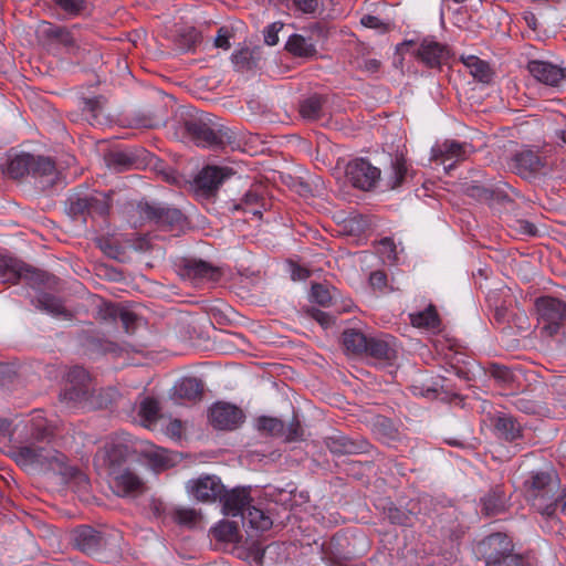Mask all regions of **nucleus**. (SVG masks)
Listing matches in <instances>:
<instances>
[{
	"mask_svg": "<svg viewBox=\"0 0 566 566\" xmlns=\"http://www.w3.org/2000/svg\"><path fill=\"white\" fill-rule=\"evenodd\" d=\"M285 49L298 57H313L316 54V42L313 40V35L305 36L303 34L290 35Z\"/></svg>",
	"mask_w": 566,
	"mask_h": 566,
	"instance_id": "a878e982",
	"label": "nucleus"
},
{
	"mask_svg": "<svg viewBox=\"0 0 566 566\" xmlns=\"http://www.w3.org/2000/svg\"><path fill=\"white\" fill-rule=\"evenodd\" d=\"M544 166V160L532 149H522L515 153L510 161V168L524 179L535 178Z\"/></svg>",
	"mask_w": 566,
	"mask_h": 566,
	"instance_id": "f8f14e48",
	"label": "nucleus"
},
{
	"mask_svg": "<svg viewBox=\"0 0 566 566\" xmlns=\"http://www.w3.org/2000/svg\"><path fill=\"white\" fill-rule=\"evenodd\" d=\"M310 276V271L301 266H294L292 270L293 280H306Z\"/></svg>",
	"mask_w": 566,
	"mask_h": 566,
	"instance_id": "0e129e2a",
	"label": "nucleus"
},
{
	"mask_svg": "<svg viewBox=\"0 0 566 566\" xmlns=\"http://www.w3.org/2000/svg\"><path fill=\"white\" fill-rule=\"evenodd\" d=\"M186 129L193 142L201 147L220 148L232 145L235 140L233 133L222 125L213 124L210 115L187 120Z\"/></svg>",
	"mask_w": 566,
	"mask_h": 566,
	"instance_id": "7ed1b4c3",
	"label": "nucleus"
},
{
	"mask_svg": "<svg viewBox=\"0 0 566 566\" xmlns=\"http://www.w3.org/2000/svg\"><path fill=\"white\" fill-rule=\"evenodd\" d=\"M231 175L232 169L230 168L207 166L199 172L195 182L198 189L206 193H211Z\"/></svg>",
	"mask_w": 566,
	"mask_h": 566,
	"instance_id": "6ab92c4d",
	"label": "nucleus"
},
{
	"mask_svg": "<svg viewBox=\"0 0 566 566\" xmlns=\"http://www.w3.org/2000/svg\"><path fill=\"white\" fill-rule=\"evenodd\" d=\"M54 171L55 165L50 158L32 155V168L30 169V175L33 177H44L52 176Z\"/></svg>",
	"mask_w": 566,
	"mask_h": 566,
	"instance_id": "a19ab883",
	"label": "nucleus"
},
{
	"mask_svg": "<svg viewBox=\"0 0 566 566\" xmlns=\"http://www.w3.org/2000/svg\"><path fill=\"white\" fill-rule=\"evenodd\" d=\"M326 98L313 95L304 99L300 105V113L303 118L308 120H317L326 115Z\"/></svg>",
	"mask_w": 566,
	"mask_h": 566,
	"instance_id": "bb28decb",
	"label": "nucleus"
},
{
	"mask_svg": "<svg viewBox=\"0 0 566 566\" xmlns=\"http://www.w3.org/2000/svg\"><path fill=\"white\" fill-rule=\"evenodd\" d=\"M535 307L545 333L549 336L557 334L566 321V302L553 296H542L536 300Z\"/></svg>",
	"mask_w": 566,
	"mask_h": 566,
	"instance_id": "39448f33",
	"label": "nucleus"
},
{
	"mask_svg": "<svg viewBox=\"0 0 566 566\" xmlns=\"http://www.w3.org/2000/svg\"><path fill=\"white\" fill-rule=\"evenodd\" d=\"M365 353L379 363H390L397 356L394 340L387 335L370 337Z\"/></svg>",
	"mask_w": 566,
	"mask_h": 566,
	"instance_id": "4be33fe9",
	"label": "nucleus"
},
{
	"mask_svg": "<svg viewBox=\"0 0 566 566\" xmlns=\"http://www.w3.org/2000/svg\"><path fill=\"white\" fill-rule=\"evenodd\" d=\"M42 33L62 44L71 53H76L80 49L73 30L45 22L42 24Z\"/></svg>",
	"mask_w": 566,
	"mask_h": 566,
	"instance_id": "393cba45",
	"label": "nucleus"
},
{
	"mask_svg": "<svg viewBox=\"0 0 566 566\" xmlns=\"http://www.w3.org/2000/svg\"><path fill=\"white\" fill-rule=\"evenodd\" d=\"M138 415L147 428H151L159 419V403L151 397L142 400Z\"/></svg>",
	"mask_w": 566,
	"mask_h": 566,
	"instance_id": "e433bc0d",
	"label": "nucleus"
},
{
	"mask_svg": "<svg viewBox=\"0 0 566 566\" xmlns=\"http://www.w3.org/2000/svg\"><path fill=\"white\" fill-rule=\"evenodd\" d=\"M180 274L182 277L191 280L195 283L203 280L214 281L219 277L218 270L201 260L187 261L181 268Z\"/></svg>",
	"mask_w": 566,
	"mask_h": 566,
	"instance_id": "b1692460",
	"label": "nucleus"
},
{
	"mask_svg": "<svg viewBox=\"0 0 566 566\" xmlns=\"http://www.w3.org/2000/svg\"><path fill=\"white\" fill-rule=\"evenodd\" d=\"M202 382L195 377L180 379L172 388V399L179 403L196 402L201 399Z\"/></svg>",
	"mask_w": 566,
	"mask_h": 566,
	"instance_id": "412c9836",
	"label": "nucleus"
},
{
	"mask_svg": "<svg viewBox=\"0 0 566 566\" xmlns=\"http://www.w3.org/2000/svg\"><path fill=\"white\" fill-rule=\"evenodd\" d=\"M167 434H169L172 438H180L181 437V422H180V420L170 421V423L167 427Z\"/></svg>",
	"mask_w": 566,
	"mask_h": 566,
	"instance_id": "680f3d73",
	"label": "nucleus"
},
{
	"mask_svg": "<svg viewBox=\"0 0 566 566\" xmlns=\"http://www.w3.org/2000/svg\"><path fill=\"white\" fill-rule=\"evenodd\" d=\"M379 65H380L379 61H377V60L373 59V60H368V61H366V62H365V66H364V67H365L367 71H369V72H377V71H378V69H379Z\"/></svg>",
	"mask_w": 566,
	"mask_h": 566,
	"instance_id": "774afa93",
	"label": "nucleus"
},
{
	"mask_svg": "<svg viewBox=\"0 0 566 566\" xmlns=\"http://www.w3.org/2000/svg\"><path fill=\"white\" fill-rule=\"evenodd\" d=\"M464 66L470 74L480 82L488 83L491 80V69L486 62L474 55L462 57Z\"/></svg>",
	"mask_w": 566,
	"mask_h": 566,
	"instance_id": "2f4dec72",
	"label": "nucleus"
},
{
	"mask_svg": "<svg viewBox=\"0 0 566 566\" xmlns=\"http://www.w3.org/2000/svg\"><path fill=\"white\" fill-rule=\"evenodd\" d=\"M169 514L176 523L188 527L195 526L200 520V514L190 507H175Z\"/></svg>",
	"mask_w": 566,
	"mask_h": 566,
	"instance_id": "ea45409f",
	"label": "nucleus"
},
{
	"mask_svg": "<svg viewBox=\"0 0 566 566\" xmlns=\"http://www.w3.org/2000/svg\"><path fill=\"white\" fill-rule=\"evenodd\" d=\"M282 22H273L264 30V42L268 45H275L279 42V32L282 30Z\"/></svg>",
	"mask_w": 566,
	"mask_h": 566,
	"instance_id": "09e8293b",
	"label": "nucleus"
},
{
	"mask_svg": "<svg viewBox=\"0 0 566 566\" xmlns=\"http://www.w3.org/2000/svg\"><path fill=\"white\" fill-rule=\"evenodd\" d=\"M256 427L259 430L265 431L271 436H281L284 432V423L273 417H260L256 421Z\"/></svg>",
	"mask_w": 566,
	"mask_h": 566,
	"instance_id": "c03bdc74",
	"label": "nucleus"
},
{
	"mask_svg": "<svg viewBox=\"0 0 566 566\" xmlns=\"http://www.w3.org/2000/svg\"><path fill=\"white\" fill-rule=\"evenodd\" d=\"M101 534L91 526H80L73 532V543L85 554H94L102 546Z\"/></svg>",
	"mask_w": 566,
	"mask_h": 566,
	"instance_id": "5701e85b",
	"label": "nucleus"
},
{
	"mask_svg": "<svg viewBox=\"0 0 566 566\" xmlns=\"http://www.w3.org/2000/svg\"><path fill=\"white\" fill-rule=\"evenodd\" d=\"M211 532L218 541L232 542L238 534V527L233 522L221 521L211 528Z\"/></svg>",
	"mask_w": 566,
	"mask_h": 566,
	"instance_id": "79ce46f5",
	"label": "nucleus"
},
{
	"mask_svg": "<svg viewBox=\"0 0 566 566\" xmlns=\"http://www.w3.org/2000/svg\"><path fill=\"white\" fill-rule=\"evenodd\" d=\"M188 493L200 502H212L221 496L224 486L214 475H205L187 483Z\"/></svg>",
	"mask_w": 566,
	"mask_h": 566,
	"instance_id": "ddd939ff",
	"label": "nucleus"
},
{
	"mask_svg": "<svg viewBox=\"0 0 566 566\" xmlns=\"http://www.w3.org/2000/svg\"><path fill=\"white\" fill-rule=\"evenodd\" d=\"M219 499L222 502L223 513L233 517L242 516L252 501L248 488L224 490Z\"/></svg>",
	"mask_w": 566,
	"mask_h": 566,
	"instance_id": "dca6fc26",
	"label": "nucleus"
},
{
	"mask_svg": "<svg viewBox=\"0 0 566 566\" xmlns=\"http://www.w3.org/2000/svg\"><path fill=\"white\" fill-rule=\"evenodd\" d=\"M53 429L43 419H33L30 439L12 451L18 465L24 469L56 470L61 473H72L66 469V457L51 443Z\"/></svg>",
	"mask_w": 566,
	"mask_h": 566,
	"instance_id": "f257e3e1",
	"label": "nucleus"
},
{
	"mask_svg": "<svg viewBox=\"0 0 566 566\" xmlns=\"http://www.w3.org/2000/svg\"><path fill=\"white\" fill-rule=\"evenodd\" d=\"M243 523L249 524L252 528L258 531L269 530L272 525V521L262 510L250 505L241 516Z\"/></svg>",
	"mask_w": 566,
	"mask_h": 566,
	"instance_id": "72a5a7b5",
	"label": "nucleus"
},
{
	"mask_svg": "<svg viewBox=\"0 0 566 566\" xmlns=\"http://www.w3.org/2000/svg\"><path fill=\"white\" fill-rule=\"evenodd\" d=\"M514 405L517 409L525 413H533L536 411V405L533 401L527 400L523 397H517L514 400Z\"/></svg>",
	"mask_w": 566,
	"mask_h": 566,
	"instance_id": "13d9d810",
	"label": "nucleus"
},
{
	"mask_svg": "<svg viewBox=\"0 0 566 566\" xmlns=\"http://www.w3.org/2000/svg\"><path fill=\"white\" fill-rule=\"evenodd\" d=\"M527 69L532 76L546 85H557L566 78L565 69L545 61H531Z\"/></svg>",
	"mask_w": 566,
	"mask_h": 566,
	"instance_id": "aec40b11",
	"label": "nucleus"
},
{
	"mask_svg": "<svg viewBox=\"0 0 566 566\" xmlns=\"http://www.w3.org/2000/svg\"><path fill=\"white\" fill-rule=\"evenodd\" d=\"M325 444L332 453L353 454L360 451V447L342 433H335L325 439Z\"/></svg>",
	"mask_w": 566,
	"mask_h": 566,
	"instance_id": "c85d7f7f",
	"label": "nucleus"
},
{
	"mask_svg": "<svg viewBox=\"0 0 566 566\" xmlns=\"http://www.w3.org/2000/svg\"><path fill=\"white\" fill-rule=\"evenodd\" d=\"M369 338L370 337H367L357 329H347L343 333V344L345 348L355 354L365 353Z\"/></svg>",
	"mask_w": 566,
	"mask_h": 566,
	"instance_id": "f704fd0d",
	"label": "nucleus"
},
{
	"mask_svg": "<svg viewBox=\"0 0 566 566\" xmlns=\"http://www.w3.org/2000/svg\"><path fill=\"white\" fill-rule=\"evenodd\" d=\"M559 479L556 474L537 472L527 482V496L532 506L542 515L553 516L557 507L562 509Z\"/></svg>",
	"mask_w": 566,
	"mask_h": 566,
	"instance_id": "f03ea898",
	"label": "nucleus"
},
{
	"mask_svg": "<svg viewBox=\"0 0 566 566\" xmlns=\"http://www.w3.org/2000/svg\"><path fill=\"white\" fill-rule=\"evenodd\" d=\"M209 420L218 430H234L244 421L243 411L228 402H217L209 411Z\"/></svg>",
	"mask_w": 566,
	"mask_h": 566,
	"instance_id": "9d476101",
	"label": "nucleus"
},
{
	"mask_svg": "<svg viewBox=\"0 0 566 566\" xmlns=\"http://www.w3.org/2000/svg\"><path fill=\"white\" fill-rule=\"evenodd\" d=\"M346 174L352 185L361 190H370L380 180V169L364 158L352 160Z\"/></svg>",
	"mask_w": 566,
	"mask_h": 566,
	"instance_id": "6e6552de",
	"label": "nucleus"
},
{
	"mask_svg": "<svg viewBox=\"0 0 566 566\" xmlns=\"http://www.w3.org/2000/svg\"><path fill=\"white\" fill-rule=\"evenodd\" d=\"M129 446L119 438H111L97 450L94 455V467L97 471L111 474L124 468L129 454Z\"/></svg>",
	"mask_w": 566,
	"mask_h": 566,
	"instance_id": "20e7f679",
	"label": "nucleus"
},
{
	"mask_svg": "<svg viewBox=\"0 0 566 566\" xmlns=\"http://www.w3.org/2000/svg\"><path fill=\"white\" fill-rule=\"evenodd\" d=\"M482 511L486 515L499 513L503 507V500L500 494L492 492L486 494L482 500Z\"/></svg>",
	"mask_w": 566,
	"mask_h": 566,
	"instance_id": "a18cd8bd",
	"label": "nucleus"
},
{
	"mask_svg": "<svg viewBox=\"0 0 566 566\" xmlns=\"http://www.w3.org/2000/svg\"><path fill=\"white\" fill-rule=\"evenodd\" d=\"M520 229L524 234L535 235L537 233L536 227L528 221H521Z\"/></svg>",
	"mask_w": 566,
	"mask_h": 566,
	"instance_id": "69168bd1",
	"label": "nucleus"
},
{
	"mask_svg": "<svg viewBox=\"0 0 566 566\" xmlns=\"http://www.w3.org/2000/svg\"><path fill=\"white\" fill-rule=\"evenodd\" d=\"M312 297L317 304L322 306H327L332 300L328 289L322 284H314L312 286Z\"/></svg>",
	"mask_w": 566,
	"mask_h": 566,
	"instance_id": "de8ad7c7",
	"label": "nucleus"
},
{
	"mask_svg": "<svg viewBox=\"0 0 566 566\" xmlns=\"http://www.w3.org/2000/svg\"><path fill=\"white\" fill-rule=\"evenodd\" d=\"M111 207V195L105 192H94L84 197L76 198L72 202V209L75 212L105 216Z\"/></svg>",
	"mask_w": 566,
	"mask_h": 566,
	"instance_id": "f3484780",
	"label": "nucleus"
},
{
	"mask_svg": "<svg viewBox=\"0 0 566 566\" xmlns=\"http://www.w3.org/2000/svg\"><path fill=\"white\" fill-rule=\"evenodd\" d=\"M262 196L255 189H250L238 203L233 205L232 210H241L245 213H252L253 216H261L260 207L262 206Z\"/></svg>",
	"mask_w": 566,
	"mask_h": 566,
	"instance_id": "473e14b6",
	"label": "nucleus"
},
{
	"mask_svg": "<svg viewBox=\"0 0 566 566\" xmlns=\"http://www.w3.org/2000/svg\"><path fill=\"white\" fill-rule=\"evenodd\" d=\"M102 313H104V318H111L113 321L119 319L127 333H130L135 329L137 315L132 311L118 307L113 304H107L105 305L104 310H102Z\"/></svg>",
	"mask_w": 566,
	"mask_h": 566,
	"instance_id": "cd10ccee",
	"label": "nucleus"
},
{
	"mask_svg": "<svg viewBox=\"0 0 566 566\" xmlns=\"http://www.w3.org/2000/svg\"><path fill=\"white\" fill-rule=\"evenodd\" d=\"M380 245L389 251V254H388L389 259L390 258H392V259L396 258V252H395L396 247H395V243H394L392 239L384 238L382 240H380Z\"/></svg>",
	"mask_w": 566,
	"mask_h": 566,
	"instance_id": "e2e57ef3",
	"label": "nucleus"
},
{
	"mask_svg": "<svg viewBox=\"0 0 566 566\" xmlns=\"http://www.w3.org/2000/svg\"><path fill=\"white\" fill-rule=\"evenodd\" d=\"M407 164L402 157H396L391 161V171L387 178V187L390 189H396L402 185L407 176Z\"/></svg>",
	"mask_w": 566,
	"mask_h": 566,
	"instance_id": "58836bf2",
	"label": "nucleus"
},
{
	"mask_svg": "<svg viewBox=\"0 0 566 566\" xmlns=\"http://www.w3.org/2000/svg\"><path fill=\"white\" fill-rule=\"evenodd\" d=\"M494 428L496 433L507 441H514L521 437V426L511 416L497 417Z\"/></svg>",
	"mask_w": 566,
	"mask_h": 566,
	"instance_id": "c756f323",
	"label": "nucleus"
},
{
	"mask_svg": "<svg viewBox=\"0 0 566 566\" xmlns=\"http://www.w3.org/2000/svg\"><path fill=\"white\" fill-rule=\"evenodd\" d=\"M360 23L370 29H380L384 23L381 20L375 15L366 14L361 18Z\"/></svg>",
	"mask_w": 566,
	"mask_h": 566,
	"instance_id": "052dcab7",
	"label": "nucleus"
},
{
	"mask_svg": "<svg viewBox=\"0 0 566 566\" xmlns=\"http://www.w3.org/2000/svg\"><path fill=\"white\" fill-rule=\"evenodd\" d=\"M21 279L30 283H36L42 281V274L14 258L6 255L0 256V281L4 283H17Z\"/></svg>",
	"mask_w": 566,
	"mask_h": 566,
	"instance_id": "1a4fd4ad",
	"label": "nucleus"
},
{
	"mask_svg": "<svg viewBox=\"0 0 566 566\" xmlns=\"http://www.w3.org/2000/svg\"><path fill=\"white\" fill-rule=\"evenodd\" d=\"M410 321L416 327L437 328L439 326L437 311L431 305L424 311L410 314Z\"/></svg>",
	"mask_w": 566,
	"mask_h": 566,
	"instance_id": "4c0bfd02",
	"label": "nucleus"
},
{
	"mask_svg": "<svg viewBox=\"0 0 566 566\" xmlns=\"http://www.w3.org/2000/svg\"><path fill=\"white\" fill-rule=\"evenodd\" d=\"M145 459L155 470L168 468L171 463L168 451L164 448L149 446L142 451Z\"/></svg>",
	"mask_w": 566,
	"mask_h": 566,
	"instance_id": "c9c22d12",
	"label": "nucleus"
},
{
	"mask_svg": "<svg viewBox=\"0 0 566 566\" xmlns=\"http://www.w3.org/2000/svg\"><path fill=\"white\" fill-rule=\"evenodd\" d=\"M552 386L555 392L559 396L560 402H566V376L557 377Z\"/></svg>",
	"mask_w": 566,
	"mask_h": 566,
	"instance_id": "4d7b16f0",
	"label": "nucleus"
},
{
	"mask_svg": "<svg viewBox=\"0 0 566 566\" xmlns=\"http://www.w3.org/2000/svg\"><path fill=\"white\" fill-rule=\"evenodd\" d=\"M149 512L157 518H163L167 513V505L159 499H151L149 502Z\"/></svg>",
	"mask_w": 566,
	"mask_h": 566,
	"instance_id": "5fc2aeb1",
	"label": "nucleus"
},
{
	"mask_svg": "<svg viewBox=\"0 0 566 566\" xmlns=\"http://www.w3.org/2000/svg\"><path fill=\"white\" fill-rule=\"evenodd\" d=\"M389 518L394 523L403 524L407 516L403 513H401L398 509H395L389 511Z\"/></svg>",
	"mask_w": 566,
	"mask_h": 566,
	"instance_id": "338daca9",
	"label": "nucleus"
},
{
	"mask_svg": "<svg viewBox=\"0 0 566 566\" xmlns=\"http://www.w3.org/2000/svg\"><path fill=\"white\" fill-rule=\"evenodd\" d=\"M32 168V155L19 154L11 158L7 165V175L11 178L19 179L30 175Z\"/></svg>",
	"mask_w": 566,
	"mask_h": 566,
	"instance_id": "7c9ffc66",
	"label": "nucleus"
},
{
	"mask_svg": "<svg viewBox=\"0 0 566 566\" xmlns=\"http://www.w3.org/2000/svg\"><path fill=\"white\" fill-rule=\"evenodd\" d=\"M369 283L374 289L384 290L387 286V275L382 271H375L369 275Z\"/></svg>",
	"mask_w": 566,
	"mask_h": 566,
	"instance_id": "6e6d98bb",
	"label": "nucleus"
},
{
	"mask_svg": "<svg viewBox=\"0 0 566 566\" xmlns=\"http://www.w3.org/2000/svg\"><path fill=\"white\" fill-rule=\"evenodd\" d=\"M232 36V32L229 28L222 27L219 29L217 36L214 39V45L217 48L229 50L231 48L230 39Z\"/></svg>",
	"mask_w": 566,
	"mask_h": 566,
	"instance_id": "8fccbe9b",
	"label": "nucleus"
},
{
	"mask_svg": "<svg viewBox=\"0 0 566 566\" xmlns=\"http://www.w3.org/2000/svg\"><path fill=\"white\" fill-rule=\"evenodd\" d=\"M39 307L53 316L66 315V311L62 302L49 294H43L38 300Z\"/></svg>",
	"mask_w": 566,
	"mask_h": 566,
	"instance_id": "37998d69",
	"label": "nucleus"
},
{
	"mask_svg": "<svg viewBox=\"0 0 566 566\" xmlns=\"http://www.w3.org/2000/svg\"><path fill=\"white\" fill-rule=\"evenodd\" d=\"M303 436V429L298 421H292L286 428L284 427V432L282 437L286 441H296L301 439Z\"/></svg>",
	"mask_w": 566,
	"mask_h": 566,
	"instance_id": "3c124183",
	"label": "nucleus"
},
{
	"mask_svg": "<svg viewBox=\"0 0 566 566\" xmlns=\"http://www.w3.org/2000/svg\"><path fill=\"white\" fill-rule=\"evenodd\" d=\"M470 146L453 139L437 143L431 149V158L449 170L458 161L464 160L470 154Z\"/></svg>",
	"mask_w": 566,
	"mask_h": 566,
	"instance_id": "9b49d317",
	"label": "nucleus"
},
{
	"mask_svg": "<svg viewBox=\"0 0 566 566\" xmlns=\"http://www.w3.org/2000/svg\"><path fill=\"white\" fill-rule=\"evenodd\" d=\"M485 545L491 552L486 555V566H522L520 555L513 553V543L502 533H495L486 537Z\"/></svg>",
	"mask_w": 566,
	"mask_h": 566,
	"instance_id": "423d86ee",
	"label": "nucleus"
},
{
	"mask_svg": "<svg viewBox=\"0 0 566 566\" xmlns=\"http://www.w3.org/2000/svg\"><path fill=\"white\" fill-rule=\"evenodd\" d=\"M55 4L65 13L75 15L84 9V0H54Z\"/></svg>",
	"mask_w": 566,
	"mask_h": 566,
	"instance_id": "49530a36",
	"label": "nucleus"
},
{
	"mask_svg": "<svg viewBox=\"0 0 566 566\" xmlns=\"http://www.w3.org/2000/svg\"><path fill=\"white\" fill-rule=\"evenodd\" d=\"M311 315H312V317H313L316 322H318L323 327H327V326H329V325H331V323H332V318H331V316H329L327 313H325V312H323V311H321V310H313V311L311 312Z\"/></svg>",
	"mask_w": 566,
	"mask_h": 566,
	"instance_id": "bf43d9fd",
	"label": "nucleus"
},
{
	"mask_svg": "<svg viewBox=\"0 0 566 566\" xmlns=\"http://www.w3.org/2000/svg\"><path fill=\"white\" fill-rule=\"evenodd\" d=\"M69 386L61 394V398L65 401L80 402L88 396L90 377L87 371L80 366L71 368L66 375Z\"/></svg>",
	"mask_w": 566,
	"mask_h": 566,
	"instance_id": "4468645a",
	"label": "nucleus"
},
{
	"mask_svg": "<svg viewBox=\"0 0 566 566\" xmlns=\"http://www.w3.org/2000/svg\"><path fill=\"white\" fill-rule=\"evenodd\" d=\"M109 488L120 497H135L145 491V482L133 469L124 467L108 474Z\"/></svg>",
	"mask_w": 566,
	"mask_h": 566,
	"instance_id": "0eeeda50",
	"label": "nucleus"
},
{
	"mask_svg": "<svg viewBox=\"0 0 566 566\" xmlns=\"http://www.w3.org/2000/svg\"><path fill=\"white\" fill-rule=\"evenodd\" d=\"M418 59L429 67H438L448 59V48L433 39H423L417 52Z\"/></svg>",
	"mask_w": 566,
	"mask_h": 566,
	"instance_id": "a211bd4d",
	"label": "nucleus"
},
{
	"mask_svg": "<svg viewBox=\"0 0 566 566\" xmlns=\"http://www.w3.org/2000/svg\"><path fill=\"white\" fill-rule=\"evenodd\" d=\"M140 214L158 226L172 228L184 220V214L176 208L144 203L139 206Z\"/></svg>",
	"mask_w": 566,
	"mask_h": 566,
	"instance_id": "2eb2a0df",
	"label": "nucleus"
},
{
	"mask_svg": "<svg viewBox=\"0 0 566 566\" xmlns=\"http://www.w3.org/2000/svg\"><path fill=\"white\" fill-rule=\"evenodd\" d=\"M294 7L303 13H315L318 8V0H292Z\"/></svg>",
	"mask_w": 566,
	"mask_h": 566,
	"instance_id": "864d4df0",
	"label": "nucleus"
},
{
	"mask_svg": "<svg viewBox=\"0 0 566 566\" xmlns=\"http://www.w3.org/2000/svg\"><path fill=\"white\" fill-rule=\"evenodd\" d=\"M232 62L238 69H245L250 65L251 52L249 49L235 51L232 56Z\"/></svg>",
	"mask_w": 566,
	"mask_h": 566,
	"instance_id": "603ef678",
	"label": "nucleus"
}]
</instances>
